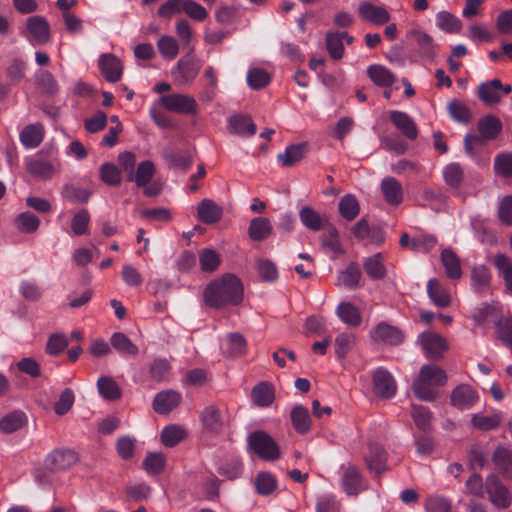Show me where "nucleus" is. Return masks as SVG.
<instances>
[{"label": "nucleus", "instance_id": "1a4fd4ad", "mask_svg": "<svg viewBox=\"0 0 512 512\" xmlns=\"http://www.w3.org/2000/svg\"><path fill=\"white\" fill-rule=\"evenodd\" d=\"M373 391L382 398H392L397 391L393 375L385 368L379 367L372 373Z\"/></svg>", "mask_w": 512, "mask_h": 512}, {"label": "nucleus", "instance_id": "e433bc0d", "mask_svg": "<svg viewBox=\"0 0 512 512\" xmlns=\"http://www.w3.org/2000/svg\"><path fill=\"white\" fill-rule=\"evenodd\" d=\"M363 267L366 274L373 280H380L386 276V267L381 253L366 258Z\"/></svg>", "mask_w": 512, "mask_h": 512}, {"label": "nucleus", "instance_id": "49530a36", "mask_svg": "<svg viewBox=\"0 0 512 512\" xmlns=\"http://www.w3.org/2000/svg\"><path fill=\"white\" fill-rule=\"evenodd\" d=\"M450 117L460 123H468L472 118L470 108L459 100H452L447 106Z\"/></svg>", "mask_w": 512, "mask_h": 512}, {"label": "nucleus", "instance_id": "c85d7f7f", "mask_svg": "<svg viewBox=\"0 0 512 512\" xmlns=\"http://www.w3.org/2000/svg\"><path fill=\"white\" fill-rule=\"evenodd\" d=\"M441 263L449 279L457 280L462 276L460 259L450 248L443 249L440 254Z\"/></svg>", "mask_w": 512, "mask_h": 512}, {"label": "nucleus", "instance_id": "20e7f679", "mask_svg": "<svg viewBox=\"0 0 512 512\" xmlns=\"http://www.w3.org/2000/svg\"><path fill=\"white\" fill-rule=\"evenodd\" d=\"M486 492L488 500L498 509H507L512 504V493L500 478L490 473L486 476Z\"/></svg>", "mask_w": 512, "mask_h": 512}, {"label": "nucleus", "instance_id": "774afa93", "mask_svg": "<svg viewBox=\"0 0 512 512\" xmlns=\"http://www.w3.org/2000/svg\"><path fill=\"white\" fill-rule=\"evenodd\" d=\"M425 508L427 512H451V502L441 496H430L426 499Z\"/></svg>", "mask_w": 512, "mask_h": 512}, {"label": "nucleus", "instance_id": "4d7b16f0", "mask_svg": "<svg viewBox=\"0 0 512 512\" xmlns=\"http://www.w3.org/2000/svg\"><path fill=\"white\" fill-rule=\"evenodd\" d=\"M125 494L129 501L140 502L149 498L151 487L145 483L129 484L125 487Z\"/></svg>", "mask_w": 512, "mask_h": 512}, {"label": "nucleus", "instance_id": "f3484780", "mask_svg": "<svg viewBox=\"0 0 512 512\" xmlns=\"http://www.w3.org/2000/svg\"><path fill=\"white\" fill-rule=\"evenodd\" d=\"M182 396L175 390H164L156 394L153 400V409L158 414H169L179 406Z\"/></svg>", "mask_w": 512, "mask_h": 512}, {"label": "nucleus", "instance_id": "72a5a7b5", "mask_svg": "<svg viewBox=\"0 0 512 512\" xmlns=\"http://www.w3.org/2000/svg\"><path fill=\"white\" fill-rule=\"evenodd\" d=\"M27 423L25 413L13 411L0 419V431L4 434H11L24 427Z\"/></svg>", "mask_w": 512, "mask_h": 512}, {"label": "nucleus", "instance_id": "6e6552de", "mask_svg": "<svg viewBox=\"0 0 512 512\" xmlns=\"http://www.w3.org/2000/svg\"><path fill=\"white\" fill-rule=\"evenodd\" d=\"M418 340L426 356L433 360L441 359L448 349L445 338L432 331L423 332L419 335Z\"/></svg>", "mask_w": 512, "mask_h": 512}, {"label": "nucleus", "instance_id": "c756f323", "mask_svg": "<svg viewBox=\"0 0 512 512\" xmlns=\"http://www.w3.org/2000/svg\"><path fill=\"white\" fill-rule=\"evenodd\" d=\"M336 315L349 327H358L361 325V312L350 302H341L336 308Z\"/></svg>", "mask_w": 512, "mask_h": 512}, {"label": "nucleus", "instance_id": "39448f33", "mask_svg": "<svg viewBox=\"0 0 512 512\" xmlns=\"http://www.w3.org/2000/svg\"><path fill=\"white\" fill-rule=\"evenodd\" d=\"M202 432L209 436H218L224 428V418L218 405L210 404L199 412Z\"/></svg>", "mask_w": 512, "mask_h": 512}, {"label": "nucleus", "instance_id": "9b49d317", "mask_svg": "<svg viewBox=\"0 0 512 512\" xmlns=\"http://www.w3.org/2000/svg\"><path fill=\"white\" fill-rule=\"evenodd\" d=\"M26 27L30 35L29 41L32 45H43L49 42L51 37L50 24L43 16L35 15L29 17Z\"/></svg>", "mask_w": 512, "mask_h": 512}, {"label": "nucleus", "instance_id": "8fccbe9b", "mask_svg": "<svg viewBox=\"0 0 512 512\" xmlns=\"http://www.w3.org/2000/svg\"><path fill=\"white\" fill-rule=\"evenodd\" d=\"M411 416L415 425L422 431H427L431 427L432 413L427 407L421 405H412Z\"/></svg>", "mask_w": 512, "mask_h": 512}, {"label": "nucleus", "instance_id": "f257e3e1", "mask_svg": "<svg viewBox=\"0 0 512 512\" xmlns=\"http://www.w3.org/2000/svg\"><path fill=\"white\" fill-rule=\"evenodd\" d=\"M244 288L240 279L234 274L227 273L211 281L203 293L207 306L215 309L227 305L238 306L243 301Z\"/></svg>", "mask_w": 512, "mask_h": 512}, {"label": "nucleus", "instance_id": "e2e57ef3", "mask_svg": "<svg viewBox=\"0 0 512 512\" xmlns=\"http://www.w3.org/2000/svg\"><path fill=\"white\" fill-rule=\"evenodd\" d=\"M160 54L168 59H174L179 52L177 41L171 36H162L157 43Z\"/></svg>", "mask_w": 512, "mask_h": 512}, {"label": "nucleus", "instance_id": "37998d69", "mask_svg": "<svg viewBox=\"0 0 512 512\" xmlns=\"http://www.w3.org/2000/svg\"><path fill=\"white\" fill-rule=\"evenodd\" d=\"M471 279L474 290L481 293L489 289L491 274L486 266L478 265L472 269Z\"/></svg>", "mask_w": 512, "mask_h": 512}, {"label": "nucleus", "instance_id": "4468645a", "mask_svg": "<svg viewBox=\"0 0 512 512\" xmlns=\"http://www.w3.org/2000/svg\"><path fill=\"white\" fill-rule=\"evenodd\" d=\"M390 121L408 140H415L418 136V128L409 114L399 110L390 111Z\"/></svg>", "mask_w": 512, "mask_h": 512}, {"label": "nucleus", "instance_id": "bb28decb", "mask_svg": "<svg viewBox=\"0 0 512 512\" xmlns=\"http://www.w3.org/2000/svg\"><path fill=\"white\" fill-rule=\"evenodd\" d=\"M353 234L365 245H380L385 239L380 226H354Z\"/></svg>", "mask_w": 512, "mask_h": 512}, {"label": "nucleus", "instance_id": "69168bd1", "mask_svg": "<svg viewBox=\"0 0 512 512\" xmlns=\"http://www.w3.org/2000/svg\"><path fill=\"white\" fill-rule=\"evenodd\" d=\"M496 333L502 343L512 348V318H501L496 322Z\"/></svg>", "mask_w": 512, "mask_h": 512}, {"label": "nucleus", "instance_id": "6ab92c4d", "mask_svg": "<svg viewBox=\"0 0 512 512\" xmlns=\"http://www.w3.org/2000/svg\"><path fill=\"white\" fill-rule=\"evenodd\" d=\"M501 88L502 82L499 79L482 82L478 86L477 96L483 104L487 106H494L499 104L501 101Z\"/></svg>", "mask_w": 512, "mask_h": 512}, {"label": "nucleus", "instance_id": "2eb2a0df", "mask_svg": "<svg viewBox=\"0 0 512 512\" xmlns=\"http://www.w3.org/2000/svg\"><path fill=\"white\" fill-rule=\"evenodd\" d=\"M200 66L191 58H181L172 70L174 80L181 85L190 84L199 73Z\"/></svg>", "mask_w": 512, "mask_h": 512}, {"label": "nucleus", "instance_id": "a18cd8bd", "mask_svg": "<svg viewBox=\"0 0 512 512\" xmlns=\"http://www.w3.org/2000/svg\"><path fill=\"white\" fill-rule=\"evenodd\" d=\"M502 421L500 414L493 415H481V414H473L471 418V423L473 427L481 431H489L496 429L500 426Z\"/></svg>", "mask_w": 512, "mask_h": 512}, {"label": "nucleus", "instance_id": "393cba45", "mask_svg": "<svg viewBox=\"0 0 512 512\" xmlns=\"http://www.w3.org/2000/svg\"><path fill=\"white\" fill-rule=\"evenodd\" d=\"M359 15L376 25H382L387 23L390 20V15L388 11L379 6H375L369 2H363L359 5Z\"/></svg>", "mask_w": 512, "mask_h": 512}, {"label": "nucleus", "instance_id": "423d86ee", "mask_svg": "<svg viewBox=\"0 0 512 512\" xmlns=\"http://www.w3.org/2000/svg\"><path fill=\"white\" fill-rule=\"evenodd\" d=\"M78 459V454L73 450L56 449L46 456L44 464L49 471L58 473L75 465Z\"/></svg>", "mask_w": 512, "mask_h": 512}, {"label": "nucleus", "instance_id": "603ef678", "mask_svg": "<svg viewBox=\"0 0 512 512\" xmlns=\"http://www.w3.org/2000/svg\"><path fill=\"white\" fill-rule=\"evenodd\" d=\"M339 212L347 221H352L359 213V204L355 196L347 194L339 202Z\"/></svg>", "mask_w": 512, "mask_h": 512}, {"label": "nucleus", "instance_id": "5fc2aeb1", "mask_svg": "<svg viewBox=\"0 0 512 512\" xmlns=\"http://www.w3.org/2000/svg\"><path fill=\"white\" fill-rule=\"evenodd\" d=\"M485 486L486 479L483 480L480 474L473 473L465 483V493L479 498H485Z\"/></svg>", "mask_w": 512, "mask_h": 512}, {"label": "nucleus", "instance_id": "338daca9", "mask_svg": "<svg viewBox=\"0 0 512 512\" xmlns=\"http://www.w3.org/2000/svg\"><path fill=\"white\" fill-rule=\"evenodd\" d=\"M494 169L504 177L512 176V153H501L495 157Z\"/></svg>", "mask_w": 512, "mask_h": 512}, {"label": "nucleus", "instance_id": "c03bdc74", "mask_svg": "<svg viewBox=\"0 0 512 512\" xmlns=\"http://www.w3.org/2000/svg\"><path fill=\"white\" fill-rule=\"evenodd\" d=\"M155 174V166L152 161H142L132 176V181L136 183L138 187H144L149 184Z\"/></svg>", "mask_w": 512, "mask_h": 512}, {"label": "nucleus", "instance_id": "4c0bfd02", "mask_svg": "<svg viewBox=\"0 0 512 512\" xmlns=\"http://www.w3.org/2000/svg\"><path fill=\"white\" fill-rule=\"evenodd\" d=\"M326 50L333 60H340L344 56V43L340 31H328L325 36Z\"/></svg>", "mask_w": 512, "mask_h": 512}, {"label": "nucleus", "instance_id": "3c124183", "mask_svg": "<svg viewBox=\"0 0 512 512\" xmlns=\"http://www.w3.org/2000/svg\"><path fill=\"white\" fill-rule=\"evenodd\" d=\"M494 264L502 275L507 290L512 293V263L510 259L504 254H497Z\"/></svg>", "mask_w": 512, "mask_h": 512}, {"label": "nucleus", "instance_id": "bf43d9fd", "mask_svg": "<svg viewBox=\"0 0 512 512\" xmlns=\"http://www.w3.org/2000/svg\"><path fill=\"white\" fill-rule=\"evenodd\" d=\"M165 457L162 453H148L143 461V468L153 475H157L164 470Z\"/></svg>", "mask_w": 512, "mask_h": 512}, {"label": "nucleus", "instance_id": "c9c22d12", "mask_svg": "<svg viewBox=\"0 0 512 512\" xmlns=\"http://www.w3.org/2000/svg\"><path fill=\"white\" fill-rule=\"evenodd\" d=\"M361 276L359 266L356 263H351L338 275L337 284L347 289L355 290L359 287Z\"/></svg>", "mask_w": 512, "mask_h": 512}, {"label": "nucleus", "instance_id": "ea45409f", "mask_svg": "<svg viewBox=\"0 0 512 512\" xmlns=\"http://www.w3.org/2000/svg\"><path fill=\"white\" fill-rule=\"evenodd\" d=\"M436 26L447 33H458L462 23L458 17L447 11H441L435 17Z\"/></svg>", "mask_w": 512, "mask_h": 512}, {"label": "nucleus", "instance_id": "13d9d810", "mask_svg": "<svg viewBox=\"0 0 512 512\" xmlns=\"http://www.w3.org/2000/svg\"><path fill=\"white\" fill-rule=\"evenodd\" d=\"M446 184L452 188H458L463 179V170L458 163L448 164L443 170Z\"/></svg>", "mask_w": 512, "mask_h": 512}, {"label": "nucleus", "instance_id": "412c9836", "mask_svg": "<svg viewBox=\"0 0 512 512\" xmlns=\"http://www.w3.org/2000/svg\"><path fill=\"white\" fill-rule=\"evenodd\" d=\"M492 462L497 470L507 479H512V450L497 446L492 454Z\"/></svg>", "mask_w": 512, "mask_h": 512}, {"label": "nucleus", "instance_id": "6e6d98bb", "mask_svg": "<svg viewBox=\"0 0 512 512\" xmlns=\"http://www.w3.org/2000/svg\"><path fill=\"white\" fill-rule=\"evenodd\" d=\"M270 82L269 74L261 68H252L247 73V84L254 90L264 88Z\"/></svg>", "mask_w": 512, "mask_h": 512}, {"label": "nucleus", "instance_id": "a211bd4d", "mask_svg": "<svg viewBox=\"0 0 512 512\" xmlns=\"http://www.w3.org/2000/svg\"><path fill=\"white\" fill-rule=\"evenodd\" d=\"M227 128L231 134L240 137L253 136L257 131V127L251 117L243 114L230 116Z\"/></svg>", "mask_w": 512, "mask_h": 512}, {"label": "nucleus", "instance_id": "473e14b6", "mask_svg": "<svg viewBox=\"0 0 512 512\" xmlns=\"http://www.w3.org/2000/svg\"><path fill=\"white\" fill-rule=\"evenodd\" d=\"M427 293L432 302L438 307L445 308L451 304L449 292L435 278L428 281Z\"/></svg>", "mask_w": 512, "mask_h": 512}, {"label": "nucleus", "instance_id": "7ed1b4c3", "mask_svg": "<svg viewBox=\"0 0 512 512\" xmlns=\"http://www.w3.org/2000/svg\"><path fill=\"white\" fill-rule=\"evenodd\" d=\"M248 447L260 459L275 461L280 458L281 452L276 441L265 431L252 432L247 439Z\"/></svg>", "mask_w": 512, "mask_h": 512}, {"label": "nucleus", "instance_id": "09e8293b", "mask_svg": "<svg viewBox=\"0 0 512 512\" xmlns=\"http://www.w3.org/2000/svg\"><path fill=\"white\" fill-rule=\"evenodd\" d=\"M220 263L219 254L213 249L205 248L199 252V264L203 272H214L219 267Z\"/></svg>", "mask_w": 512, "mask_h": 512}, {"label": "nucleus", "instance_id": "a19ab883", "mask_svg": "<svg viewBox=\"0 0 512 512\" xmlns=\"http://www.w3.org/2000/svg\"><path fill=\"white\" fill-rule=\"evenodd\" d=\"M367 466L376 474H381L385 470L386 453L384 449L378 445L370 446L369 455L366 458Z\"/></svg>", "mask_w": 512, "mask_h": 512}, {"label": "nucleus", "instance_id": "f704fd0d", "mask_svg": "<svg viewBox=\"0 0 512 512\" xmlns=\"http://www.w3.org/2000/svg\"><path fill=\"white\" fill-rule=\"evenodd\" d=\"M501 130L502 123L496 116L487 115L478 121V131L486 140L495 139Z\"/></svg>", "mask_w": 512, "mask_h": 512}, {"label": "nucleus", "instance_id": "9d476101", "mask_svg": "<svg viewBox=\"0 0 512 512\" xmlns=\"http://www.w3.org/2000/svg\"><path fill=\"white\" fill-rule=\"evenodd\" d=\"M370 338L377 343L391 346L399 345L404 340L403 332L387 322L378 323L369 333Z\"/></svg>", "mask_w": 512, "mask_h": 512}, {"label": "nucleus", "instance_id": "b1692460", "mask_svg": "<svg viewBox=\"0 0 512 512\" xmlns=\"http://www.w3.org/2000/svg\"><path fill=\"white\" fill-rule=\"evenodd\" d=\"M197 214L205 224H215L221 220L223 209L213 200L204 199L198 205Z\"/></svg>", "mask_w": 512, "mask_h": 512}, {"label": "nucleus", "instance_id": "ddd939ff", "mask_svg": "<svg viewBox=\"0 0 512 512\" xmlns=\"http://www.w3.org/2000/svg\"><path fill=\"white\" fill-rule=\"evenodd\" d=\"M479 400V395L468 384H460L455 387L450 395L451 404L460 410H466L473 407Z\"/></svg>", "mask_w": 512, "mask_h": 512}, {"label": "nucleus", "instance_id": "79ce46f5", "mask_svg": "<svg viewBox=\"0 0 512 512\" xmlns=\"http://www.w3.org/2000/svg\"><path fill=\"white\" fill-rule=\"evenodd\" d=\"M187 436V432L179 425L166 426L161 432V442L166 447H174Z\"/></svg>", "mask_w": 512, "mask_h": 512}, {"label": "nucleus", "instance_id": "dca6fc26", "mask_svg": "<svg viewBox=\"0 0 512 512\" xmlns=\"http://www.w3.org/2000/svg\"><path fill=\"white\" fill-rule=\"evenodd\" d=\"M408 37L411 38L418 48V54L427 60H433L436 56V44L432 36L419 29H412L408 32Z\"/></svg>", "mask_w": 512, "mask_h": 512}, {"label": "nucleus", "instance_id": "0e129e2a", "mask_svg": "<svg viewBox=\"0 0 512 512\" xmlns=\"http://www.w3.org/2000/svg\"><path fill=\"white\" fill-rule=\"evenodd\" d=\"M74 401L75 395L72 389L65 388L54 405V412L59 416L66 414L72 408Z\"/></svg>", "mask_w": 512, "mask_h": 512}, {"label": "nucleus", "instance_id": "aec40b11", "mask_svg": "<svg viewBox=\"0 0 512 512\" xmlns=\"http://www.w3.org/2000/svg\"><path fill=\"white\" fill-rule=\"evenodd\" d=\"M99 68L109 82H117L122 76V64L113 54H102L99 60Z\"/></svg>", "mask_w": 512, "mask_h": 512}, {"label": "nucleus", "instance_id": "2f4dec72", "mask_svg": "<svg viewBox=\"0 0 512 512\" xmlns=\"http://www.w3.org/2000/svg\"><path fill=\"white\" fill-rule=\"evenodd\" d=\"M290 418L297 433L304 435L310 431L312 419L307 408L295 406L290 412Z\"/></svg>", "mask_w": 512, "mask_h": 512}, {"label": "nucleus", "instance_id": "680f3d73", "mask_svg": "<svg viewBox=\"0 0 512 512\" xmlns=\"http://www.w3.org/2000/svg\"><path fill=\"white\" fill-rule=\"evenodd\" d=\"M68 344L64 334H52L46 343V353L50 356H58L68 347Z\"/></svg>", "mask_w": 512, "mask_h": 512}, {"label": "nucleus", "instance_id": "5701e85b", "mask_svg": "<svg viewBox=\"0 0 512 512\" xmlns=\"http://www.w3.org/2000/svg\"><path fill=\"white\" fill-rule=\"evenodd\" d=\"M367 75L375 85L383 88L391 87L397 80L391 70L380 64L370 65L367 68Z\"/></svg>", "mask_w": 512, "mask_h": 512}, {"label": "nucleus", "instance_id": "de8ad7c7", "mask_svg": "<svg viewBox=\"0 0 512 512\" xmlns=\"http://www.w3.org/2000/svg\"><path fill=\"white\" fill-rule=\"evenodd\" d=\"M112 347L121 354L137 355L138 348L131 340L121 332L114 333L110 339Z\"/></svg>", "mask_w": 512, "mask_h": 512}, {"label": "nucleus", "instance_id": "f8f14e48", "mask_svg": "<svg viewBox=\"0 0 512 512\" xmlns=\"http://www.w3.org/2000/svg\"><path fill=\"white\" fill-rule=\"evenodd\" d=\"M341 487L348 496H357L367 489V483L357 467L348 465L343 470Z\"/></svg>", "mask_w": 512, "mask_h": 512}, {"label": "nucleus", "instance_id": "864d4df0", "mask_svg": "<svg viewBox=\"0 0 512 512\" xmlns=\"http://www.w3.org/2000/svg\"><path fill=\"white\" fill-rule=\"evenodd\" d=\"M256 491L261 495L271 494L277 486L275 477L269 472H260L255 478Z\"/></svg>", "mask_w": 512, "mask_h": 512}, {"label": "nucleus", "instance_id": "7c9ffc66", "mask_svg": "<svg viewBox=\"0 0 512 512\" xmlns=\"http://www.w3.org/2000/svg\"><path fill=\"white\" fill-rule=\"evenodd\" d=\"M26 169L30 175L40 179H49L55 172V168L50 161L37 157L26 160Z\"/></svg>", "mask_w": 512, "mask_h": 512}, {"label": "nucleus", "instance_id": "58836bf2", "mask_svg": "<svg viewBox=\"0 0 512 512\" xmlns=\"http://www.w3.org/2000/svg\"><path fill=\"white\" fill-rule=\"evenodd\" d=\"M99 394L106 400L115 401L121 397V389L117 382L107 376L100 377L97 381Z\"/></svg>", "mask_w": 512, "mask_h": 512}, {"label": "nucleus", "instance_id": "0eeeda50", "mask_svg": "<svg viewBox=\"0 0 512 512\" xmlns=\"http://www.w3.org/2000/svg\"><path fill=\"white\" fill-rule=\"evenodd\" d=\"M160 103L169 111L178 114L192 115L197 111L195 99L185 94H169L160 98Z\"/></svg>", "mask_w": 512, "mask_h": 512}, {"label": "nucleus", "instance_id": "cd10ccee", "mask_svg": "<svg viewBox=\"0 0 512 512\" xmlns=\"http://www.w3.org/2000/svg\"><path fill=\"white\" fill-rule=\"evenodd\" d=\"M275 394L273 385L267 381L259 382L251 390V400L259 407H267L274 401Z\"/></svg>", "mask_w": 512, "mask_h": 512}, {"label": "nucleus", "instance_id": "052dcab7", "mask_svg": "<svg viewBox=\"0 0 512 512\" xmlns=\"http://www.w3.org/2000/svg\"><path fill=\"white\" fill-rule=\"evenodd\" d=\"M255 268L263 281L272 282L277 279L278 272L275 264L267 259H258Z\"/></svg>", "mask_w": 512, "mask_h": 512}, {"label": "nucleus", "instance_id": "f03ea898", "mask_svg": "<svg viewBox=\"0 0 512 512\" xmlns=\"http://www.w3.org/2000/svg\"><path fill=\"white\" fill-rule=\"evenodd\" d=\"M446 382L447 375L442 368L435 365H424L421 367L418 377L413 381L412 390L419 400L431 402L437 397L435 388L445 385Z\"/></svg>", "mask_w": 512, "mask_h": 512}, {"label": "nucleus", "instance_id": "a878e982", "mask_svg": "<svg viewBox=\"0 0 512 512\" xmlns=\"http://www.w3.org/2000/svg\"><path fill=\"white\" fill-rule=\"evenodd\" d=\"M381 191L385 201L390 205H399L403 200L402 185L394 177H385L382 180Z\"/></svg>", "mask_w": 512, "mask_h": 512}, {"label": "nucleus", "instance_id": "4be33fe9", "mask_svg": "<svg viewBox=\"0 0 512 512\" xmlns=\"http://www.w3.org/2000/svg\"><path fill=\"white\" fill-rule=\"evenodd\" d=\"M44 134V126L37 122L25 126L20 132L19 138L24 147L33 149L41 144L44 138Z\"/></svg>", "mask_w": 512, "mask_h": 512}]
</instances>
